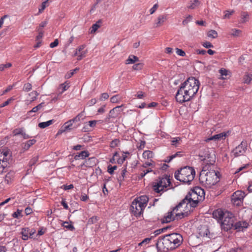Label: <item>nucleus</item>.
Returning <instances> with one entry per match:
<instances>
[{"instance_id": "f257e3e1", "label": "nucleus", "mask_w": 252, "mask_h": 252, "mask_svg": "<svg viewBox=\"0 0 252 252\" xmlns=\"http://www.w3.org/2000/svg\"><path fill=\"white\" fill-rule=\"evenodd\" d=\"M199 81L194 77H189L181 84L176 94V99L179 103L190 100L197 93Z\"/></svg>"}, {"instance_id": "f03ea898", "label": "nucleus", "mask_w": 252, "mask_h": 252, "mask_svg": "<svg viewBox=\"0 0 252 252\" xmlns=\"http://www.w3.org/2000/svg\"><path fill=\"white\" fill-rule=\"evenodd\" d=\"M183 241V237L181 234L171 233L159 239L157 246L163 252H167L179 247L182 244Z\"/></svg>"}, {"instance_id": "7ed1b4c3", "label": "nucleus", "mask_w": 252, "mask_h": 252, "mask_svg": "<svg viewBox=\"0 0 252 252\" xmlns=\"http://www.w3.org/2000/svg\"><path fill=\"white\" fill-rule=\"evenodd\" d=\"M219 172L215 170L209 172L202 170L200 173L199 180L207 188H212L219 182Z\"/></svg>"}, {"instance_id": "20e7f679", "label": "nucleus", "mask_w": 252, "mask_h": 252, "mask_svg": "<svg viewBox=\"0 0 252 252\" xmlns=\"http://www.w3.org/2000/svg\"><path fill=\"white\" fill-rule=\"evenodd\" d=\"M188 215V211L183 209L182 203H179L173 210L163 218L162 222L168 223L175 220H180Z\"/></svg>"}, {"instance_id": "39448f33", "label": "nucleus", "mask_w": 252, "mask_h": 252, "mask_svg": "<svg viewBox=\"0 0 252 252\" xmlns=\"http://www.w3.org/2000/svg\"><path fill=\"white\" fill-rule=\"evenodd\" d=\"M195 171L189 166H185L178 170L175 173V178L184 183L189 184L194 178Z\"/></svg>"}, {"instance_id": "423d86ee", "label": "nucleus", "mask_w": 252, "mask_h": 252, "mask_svg": "<svg viewBox=\"0 0 252 252\" xmlns=\"http://www.w3.org/2000/svg\"><path fill=\"white\" fill-rule=\"evenodd\" d=\"M200 201L193 189L189 191L186 197L180 203H182L183 209L189 212L191 211V208L195 207Z\"/></svg>"}, {"instance_id": "0eeeda50", "label": "nucleus", "mask_w": 252, "mask_h": 252, "mask_svg": "<svg viewBox=\"0 0 252 252\" xmlns=\"http://www.w3.org/2000/svg\"><path fill=\"white\" fill-rule=\"evenodd\" d=\"M170 184L171 182L169 178H162L153 185V189L155 192L161 194L168 189L167 188Z\"/></svg>"}, {"instance_id": "6e6552de", "label": "nucleus", "mask_w": 252, "mask_h": 252, "mask_svg": "<svg viewBox=\"0 0 252 252\" xmlns=\"http://www.w3.org/2000/svg\"><path fill=\"white\" fill-rule=\"evenodd\" d=\"M246 193L245 192L241 190L236 191L231 196L232 203L237 206L242 205Z\"/></svg>"}, {"instance_id": "1a4fd4ad", "label": "nucleus", "mask_w": 252, "mask_h": 252, "mask_svg": "<svg viewBox=\"0 0 252 252\" xmlns=\"http://www.w3.org/2000/svg\"><path fill=\"white\" fill-rule=\"evenodd\" d=\"M221 223L222 227H223L224 229L227 230L231 228L234 223V219L232 214L228 212H226L223 220H221Z\"/></svg>"}, {"instance_id": "9d476101", "label": "nucleus", "mask_w": 252, "mask_h": 252, "mask_svg": "<svg viewBox=\"0 0 252 252\" xmlns=\"http://www.w3.org/2000/svg\"><path fill=\"white\" fill-rule=\"evenodd\" d=\"M247 149V142L243 141L232 151V154L235 157H238L244 155Z\"/></svg>"}, {"instance_id": "9b49d317", "label": "nucleus", "mask_w": 252, "mask_h": 252, "mask_svg": "<svg viewBox=\"0 0 252 252\" xmlns=\"http://www.w3.org/2000/svg\"><path fill=\"white\" fill-rule=\"evenodd\" d=\"M144 209V208H143V207L134 199L131 204L130 210L132 214L136 217H139L142 214Z\"/></svg>"}, {"instance_id": "f8f14e48", "label": "nucleus", "mask_w": 252, "mask_h": 252, "mask_svg": "<svg viewBox=\"0 0 252 252\" xmlns=\"http://www.w3.org/2000/svg\"><path fill=\"white\" fill-rule=\"evenodd\" d=\"M85 45H80L76 49L74 56H77V60L80 61L86 56L87 51L85 50Z\"/></svg>"}, {"instance_id": "ddd939ff", "label": "nucleus", "mask_w": 252, "mask_h": 252, "mask_svg": "<svg viewBox=\"0 0 252 252\" xmlns=\"http://www.w3.org/2000/svg\"><path fill=\"white\" fill-rule=\"evenodd\" d=\"M168 19V15L163 14L159 15L155 21V27L156 28L162 26Z\"/></svg>"}, {"instance_id": "4468645a", "label": "nucleus", "mask_w": 252, "mask_h": 252, "mask_svg": "<svg viewBox=\"0 0 252 252\" xmlns=\"http://www.w3.org/2000/svg\"><path fill=\"white\" fill-rule=\"evenodd\" d=\"M72 125L73 124L70 120L66 122L61 127V128L58 130L57 133V135L62 134L63 133L66 131L70 130L72 129L71 127Z\"/></svg>"}, {"instance_id": "2eb2a0df", "label": "nucleus", "mask_w": 252, "mask_h": 252, "mask_svg": "<svg viewBox=\"0 0 252 252\" xmlns=\"http://www.w3.org/2000/svg\"><path fill=\"white\" fill-rule=\"evenodd\" d=\"M249 224L246 221H239L233 224V227L237 231H243L244 229L247 228Z\"/></svg>"}, {"instance_id": "dca6fc26", "label": "nucleus", "mask_w": 252, "mask_h": 252, "mask_svg": "<svg viewBox=\"0 0 252 252\" xmlns=\"http://www.w3.org/2000/svg\"><path fill=\"white\" fill-rule=\"evenodd\" d=\"M9 157V152L7 149L0 150V161L7 162Z\"/></svg>"}, {"instance_id": "f3484780", "label": "nucleus", "mask_w": 252, "mask_h": 252, "mask_svg": "<svg viewBox=\"0 0 252 252\" xmlns=\"http://www.w3.org/2000/svg\"><path fill=\"white\" fill-rule=\"evenodd\" d=\"M226 212H223L220 209H217L214 211L213 213V218L221 221L225 216V213Z\"/></svg>"}, {"instance_id": "a211bd4d", "label": "nucleus", "mask_w": 252, "mask_h": 252, "mask_svg": "<svg viewBox=\"0 0 252 252\" xmlns=\"http://www.w3.org/2000/svg\"><path fill=\"white\" fill-rule=\"evenodd\" d=\"M96 163V158L94 157H92L86 160L81 166H85L86 167H92L95 166Z\"/></svg>"}, {"instance_id": "6ab92c4d", "label": "nucleus", "mask_w": 252, "mask_h": 252, "mask_svg": "<svg viewBox=\"0 0 252 252\" xmlns=\"http://www.w3.org/2000/svg\"><path fill=\"white\" fill-rule=\"evenodd\" d=\"M226 136V133L225 132H221L220 133L216 134L213 136H211L206 140V142L210 140L215 141H220L222 139H224Z\"/></svg>"}, {"instance_id": "aec40b11", "label": "nucleus", "mask_w": 252, "mask_h": 252, "mask_svg": "<svg viewBox=\"0 0 252 252\" xmlns=\"http://www.w3.org/2000/svg\"><path fill=\"white\" fill-rule=\"evenodd\" d=\"M136 201H137L140 205H141L143 208H145L147 205L149 198L146 195H142L139 197H137L134 199Z\"/></svg>"}, {"instance_id": "412c9836", "label": "nucleus", "mask_w": 252, "mask_h": 252, "mask_svg": "<svg viewBox=\"0 0 252 252\" xmlns=\"http://www.w3.org/2000/svg\"><path fill=\"white\" fill-rule=\"evenodd\" d=\"M121 106H117L112 110H111L109 113L108 118H115L117 117L120 114L121 110L120 108Z\"/></svg>"}, {"instance_id": "4be33fe9", "label": "nucleus", "mask_w": 252, "mask_h": 252, "mask_svg": "<svg viewBox=\"0 0 252 252\" xmlns=\"http://www.w3.org/2000/svg\"><path fill=\"white\" fill-rule=\"evenodd\" d=\"M194 192L198 196L200 200H203L205 196V192L203 189L198 187H196L193 189Z\"/></svg>"}, {"instance_id": "5701e85b", "label": "nucleus", "mask_w": 252, "mask_h": 252, "mask_svg": "<svg viewBox=\"0 0 252 252\" xmlns=\"http://www.w3.org/2000/svg\"><path fill=\"white\" fill-rule=\"evenodd\" d=\"M70 87V82L69 81H65L63 84H61L58 88V92L60 94H62L65 91L67 90Z\"/></svg>"}, {"instance_id": "b1692460", "label": "nucleus", "mask_w": 252, "mask_h": 252, "mask_svg": "<svg viewBox=\"0 0 252 252\" xmlns=\"http://www.w3.org/2000/svg\"><path fill=\"white\" fill-rule=\"evenodd\" d=\"M90 153L88 151H83L76 155L74 156V159L75 160H78L79 159H84L88 157Z\"/></svg>"}, {"instance_id": "393cba45", "label": "nucleus", "mask_w": 252, "mask_h": 252, "mask_svg": "<svg viewBox=\"0 0 252 252\" xmlns=\"http://www.w3.org/2000/svg\"><path fill=\"white\" fill-rule=\"evenodd\" d=\"M153 172V170L151 168L147 169H141L140 171L137 174V178L138 180L142 179L147 174L150 172Z\"/></svg>"}, {"instance_id": "a878e982", "label": "nucleus", "mask_w": 252, "mask_h": 252, "mask_svg": "<svg viewBox=\"0 0 252 252\" xmlns=\"http://www.w3.org/2000/svg\"><path fill=\"white\" fill-rule=\"evenodd\" d=\"M250 16L248 12L242 11L241 12L240 23H245L249 20Z\"/></svg>"}, {"instance_id": "bb28decb", "label": "nucleus", "mask_w": 252, "mask_h": 252, "mask_svg": "<svg viewBox=\"0 0 252 252\" xmlns=\"http://www.w3.org/2000/svg\"><path fill=\"white\" fill-rule=\"evenodd\" d=\"M30 228L28 227L23 228L22 229L21 234L22 235V239L27 240L30 237Z\"/></svg>"}, {"instance_id": "cd10ccee", "label": "nucleus", "mask_w": 252, "mask_h": 252, "mask_svg": "<svg viewBox=\"0 0 252 252\" xmlns=\"http://www.w3.org/2000/svg\"><path fill=\"white\" fill-rule=\"evenodd\" d=\"M200 4V2L198 0H190L188 8L190 9H194L198 7Z\"/></svg>"}, {"instance_id": "c85d7f7f", "label": "nucleus", "mask_w": 252, "mask_h": 252, "mask_svg": "<svg viewBox=\"0 0 252 252\" xmlns=\"http://www.w3.org/2000/svg\"><path fill=\"white\" fill-rule=\"evenodd\" d=\"M139 61V59L137 57L134 55H130L128 59L126 61V64H132L138 62Z\"/></svg>"}, {"instance_id": "c756f323", "label": "nucleus", "mask_w": 252, "mask_h": 252, "mask_svg": "<svg viewBox=\"0 0 252 252\" xmlns=\"http://www.w3.org/2000/svg\"><path fill=\"white\" fill-rule=\"evenodd\" d=\"M54 122V120H50L47 122H41L39 123L38 126L41 128H44L52 125Z\"/></svg>"}, {"instance_id": "7c9ffc66", "label": "nucleus", "mask_w": 252, "mask_h": 252, "mask_svg": "<svg viewBox=\"0 0 252 252\" xmlns=\"http://www.w3.org/2000/svg\"><path fill=\"white\" fill-rule=\"evenodd\" d=\"M243 80L244 83L247 84H250L252 81V74L249 73H246L243 77Z\"/></svg>"}, {"instance_id": "2f4dec72", "label": "nucleus", "mask_w": 252, "mask_h": 252, "mask_svg": "<svg viewBox=\"0 0 252 252\" xmlns=\"http://www.w3.org/2000/svg\"><path fill=\"white\" fill-rule=\"evenodd\" d=\"M143 158L145 159L152 158L154 157V153L149 150L145 151L142 154Z\"/></svg>"}, {"instance_id": "473e14b6", "label": "nucleus", "mask_w": 252, "mask_h": 252, "mask_svg": "<svg viewBox=\"0 0 252 252\" xmlns=\"http://www.w3.org/2000/svg\"><path fill=\"white\" fill-rule=\"evenodd\" d=\"M102 21L101 20H99L95 24H94L92 25L91 28V33H94L95 32L99 29L100 27V25L99 24H101Z\"/></svg>"}, {"instance_id": "72a5a7b5", "label": "nucleus", "mask_w": 252, "mask_h": 252, "mask_svg": "<svg viewBox=\"0 0 252 252\" xmlns=\"http://www.w3.org/2000/svg\"><path fill=\"white\" fill-rule=\"evenodd\" d=\"M241 33L242 31L241 30L236 29H233L231 30L229 32V35L234 37H238L240 36Z\"/></svg>"}, {"instance_id": "f704fd0d", "label": "nucleus", "mask_w": 252, "mask_h": 252, "mask_svg": "<svg viewBox=\"0 0 252 252\" xmlns=\"http://www.w3.org/2000/svg\"><path fill=\"white\" fill-rule=\"evenodd\" d=\"M219 73L220 74V77L219 79L221 80H224L226 79L225 77L228 74V70L224 68H221L219 70Z\"/></svg>"}, {"instance_id": "c9c22d12", "label": "nucleus", "mask_w": 252, "mask_h": 252, "mask_svg": "<svg viewBox=\"0 0 252 252\" xmlns=\"http://www.w3.org/2000/svg\"><path fill=\"white\" fill-rule=\"evenodd\" d=\"M36 141V140L34 139L28 140L25 143L23 147L24 149L26 150H28L31 146L35 143Z\"/></svg>"}, {"instance_id": "e433bc0d", "label": "nucleus", "mask_w": 252, "mask_h": 252, "mask_svg": "<svg viewBox=\"0 0 252 252\" xmlns=\"http://www.w3.org/2000/svg\"><path fill=\"white\" fill-rule=\"evenodd\" d=\"M120 145V140L119 139H114L110 143V147L112 148H115Z\"/></svg>"}, {"instance_id": "4c0bfd02", "label": "nucleus", "mask_w": 252, "mask_h": 252, "mask_svg": "<svg viewBox=\"0 0 252 252\" xmlns=\"http://www.w3.org/2000/svg\"><path fill=\"white\" fill-rule=\"evenodd\" d=\"M44 103L42 102L37 105L36 106L33 107L31 111H29L28 112V114L30 115L32 112H36L38 110H40L43 106Z\"/></svg>"}, {"instance_id": "58836bf2", "label": "nucleus", "mask_w": 252, "mask_h": 252, "mask_svg": "<svg viewBox=\"0 0 252 252\" xmlns=\"http://www.w3.org/2000/svg\"><path fill=\"white\" fill-rule=\"evenodd\" d=\"M207 36L212 38H216L218 37V33L215 30H210L207 32Z\"/></svg>"}, {"instance_id": "ea45409f", "label": "nucleus", "mask_w": 252, "mask_h": 252, "mask_svg": "<svg viewBox=\"0 0 252 252\" xmlns=\"http://www.w3.org/2000/svg\"><path fill=\"white\" fill-rule=\"evenodd\" d=\"M98 122V121L96 120L90 121L88 122H87L85 123V127H84V128H85V127H87L88 126H89L91 128H94L96 126V124Z\"/></svg>"}, {"instance_id": "a19ab883", "label": "nucleus", "mask_w": 252, "mask_h": 252, "mask_svg": "<svg viewBox=\"0 0 252 252\" xmlns=\"http://www.w3.org/2000/svg\"><path fill=\"white\" fill-rule=\"evenodd\" d=\"M83 117H84V115H83V113H80L78 114L73 119L69 120L70 121H71L72 124H73L74 123H77V122L80 121L81 119H82Z\"/></svg>"}, {"instance_id": "79ce46f5", "label": "nucleus", "mask_w": 252, "mask_h": 252, "mask_svg": "<svg viewBox=\"0 0 252 252\" xmlns=\"http://www.w3.org/2000/svg\"><path fill=\"white\" fill-rule=\"evenodd\" d=\"M22 211L17 209V211L12 214V216L14 218L19 219L22 218L23 215L22 214Z\"/></svg>"}, {"instance_id": "37998d69", "label": "nucleus", "mask_w": 252, "mask_h": 252, "mask_svg": "<svg viewBox=\"0 0 252 252\" xmlns=\"http://www.w3.org/2000/svg\"><path fill=\"white\" fill-rule=\"evenodd\" d=\"M78 70V68H76L75 69H74L73 70H70V71H68L65 75V76H64L65 78H66V79L70 78V77H71L74 74V73L76 72V71L77 70Z\"/></svg>"}, {"instance_id": "c03bdc74", "label": "nucleus", "mask_w": 252, "mask_h": 252, "mask_svg": "<svg viewBox=\"0 0 252 252\" xmlns=\"http://www.w3.org/2000/svg\"><path fill=\"white\" fill-rule=\"evenodd\" d=\"M183 155L182 152H178L176 154L171 155L169 157V159H167L165 160L166 162H170L172 159L175 158L176 157H182Z\"/></svg>"}, {"instance_id": "a18cd8bd", "label": "nucleus", "mask_w": 252, "mask_h": 252, "mask_svg": "<svg viewBox=\"0 0 252 252\" xmlns=\"http://www.w3.org/2000/svg\"><path fill=\"white\" fill-rule=\"evenodd\" d=\"M48 0H46V1H45L42 3L41 5L38 8V10H39L38 14L41 13L43 11V10L45 9V8L48 6V5H47Z\"/></svg>"}, {"instance_id": "49530a36", "label": "nucleus", "mask_w": 252, "mask_h": 252, "mask_svg": "<svg viewBox=\"0 0 252 252\" xmlns=\"http://www.w3.org/2000/svg\"><path fill=\"white\" fill-rule=\"evenodd\" d=\"M38 93L35 91H32V92L30 93L29 95L31 96V101H34L36 99V97L38 95Z\"/></svg>"}, {"instance_id": "de8ad7c7", "label": "nucleus", "mask_w": 252, "mask_h": 252, "mask_svg": "<svg viewBox=\"0 0 252 252\" xmlns=\"http://www.w3.org/2000/svg\"><path fill=\"white\" fill-rule=\"evenodd\" d=\"M8 162L3 161H0V173H1L4 171L5 168L7 166Z\"/></svg>"}, {"instance_id": "09e8293b", "label": "nucleus", "mask_w": 252, "mask_h": 252, "mask_svg": "<svg viewBox=\"0 0 252 252\" xmlns=\"http://www.w3.org/2000/svg\"><path fill=\"white\" fill-rule=\"evenodd\" d=\"M143 67V64L142 63H138L135 64L133 65L132 68L135 70H139L142 69Z\"/></svg>"}, {"instance_id": "8fccbe9b", "label": "nucleus", "mask_w": 252, "mask_h": 252, "mask_svg": "<svg viewBox=\"0 0 252 252\" xmlns=\"http://www.w3.org/2000/svg\"><path fill=\"white\" fill-rule=\"evenodd\" d=\"M63 226L71 230H73L74 229L73 225L71 224H69L68 222L67 221L63 222Z\"/></svg>"}, {"instance_id": "3c124183", "label": "nucleus", "mask_w": 252, "mask_h": 252, "mask_svg": "<svg viewBox=\"0 0 252 252\" xmlns=\"http://www.w3.org/2000/svg\"><path fill=\"white\" fill-rule=\"evenodd\" d=\"M32 89V85L30 83H26L23 87V90L25 92H29Z\"/></svg>"}, {"instance_id": "603ef678", "label": "nucleus", "mask_w": 252, "mask_h": 252, "mask_svg": "<svg viewBox=\"0 0 252 252\" xmlns=\"http://www.w3.org/2000/svg\"><path fill=\"white\" fill-rule=\"evenodd\" d=\"M11 176L12 175L11 173H7L5 177L4 182L7 184H9L12 180Z\"/></svg>"}, {"instance_id": "864d4df0", "label": "nucleus", "mask_w": 252, "mask_h": 252, "mask_svg": "<svg viewBox=\"0 0 252 252\" xmlns=\"http://www.w3.org/2000/svg\"><path fill=\"white\" fill-rule=\"evenodd\" d=\"M225 15H224V17H223V18H229L231 16V15H232L234 13V10H227V11H225Z\"/></svg>"}, {"instance_id": "5fc2aeb1", "label": "nucleus", "mask_w": 252, "mask_h": 252, "mask_svg": "<svg viewBox=\"0 0 252 252\" xmlns=\"http://www.w3.org/2000/svg\"><path fill=\"white\" fill-rule=\"evenodd\" d=\"M47 24V21H43L39 25L38 27H37L36 30L37 31H43L42 28L45 27Z\"/></svg>"}, {"instance_id": "6e6d98bb", "label": "nucleus", "mask_w": 252, "mask_h": 252, "mask_svg": "<svg viewBox=\"0 0 252 252\" xmlns=\"http://www.w3.org/2000/svg\"><path fill=\"white\" fill-rule=\"evenodd\" d=\"M14 99L12 97H11L8 99L6 101H5L3 103L1 104L0 105V108H2L8 105L12 101H13Z\"/></svg>"}, {"instance_id": "4d7b16f0", "label": "nucleus", "mask_w": 252, "mask_h": 252, "mask_svg": "<svg viewBox=\"0 0 252 252\" xmlns=\"http://www.w3.org/2000/svg\"><path fill=\"white\" fill-rule=\"evenodd\" d=\"M192 19V16L190 15H188L187 17H186V18H185V19H184L183 21V24L184 25H186L187 24H188L189 22Z\"/></svg>"}, {"instance_id": "13d9d810", "label": "nucleus", "mask_w": 252, "mask_h": 252, "mask_svg": "<svg viewBox=\"0 0 252 252\" xmlns=\"http://www.w3.org/2000/svg\"><path fill=\"white\" fill-rule=\"evenodd\" d=\"M158 7V3H156L154 5V6L150 9L149 11L150 14H154L155 11L157 10Z\"/></svg>"}, {"instance_id": "bf43d9fd", "label": "nucleus", "mask_w": 252, "mask_h": 252, "mask_svg": "<svg viewBox=\"0 0 252 252\" xmlns=\"http://www.w3.org/2000/svg\"><path fill=\"white\" fill-rule=\"evenodd\" d=\"M176 54L180 56L184 57L186 56V53L182 49L176 48Z\"/></svg>"}, {"instance_id": "052dcab7", "label": "nucleus", "mask_w": 252, "mask_h": 252, "mask_svg": "<svg viewBox=\"0 0 252 252\" xmlns=\"http://www.w3.org/2000/svg\"><path fill=\"white\" fill-rule=\"evenodd\" d=\"M202 45L203 47L206 48H212L213 47V44L208 41L204 42L202 43Z\"/></svg>"}, {"instance_id": "680f3d73", "label": "nucleus", "mask_w": 252, "mask_h": 252, "mask_svg": "<svg viewBox=\"0 0 252 252\" xmlns=\"http://www.w3.org/2000/svg\"><path fill=\"white\" fill-rule=\"evenodd\" d=\"M11 63H7L5 64H0V70L3 71L5 68H8L11 66Z\"/></svg>"}, {"instance_id": "e2e57ef3", "label": "nucleus", "mask_w": 252, "mask_h": 252, "mask_svg": "<svg viewBox=\"0 0 252 252\" xmlns=\"http://www.w3.org/2000/svg\"><path fill=\"white\" fill-rule=\"evenodd\" d=\"M167 228L168 227H167L163 228L162 229H159L155 230L154 232L155 236H157V235L160 234L162 232H163L164 230H166L167 229Z\"/></svg>"}, {"instance_id": "0e129e2a", "label": "nucleus", "mask_w": 252, "mask_h": 252, "mask_svg": "<svg viewBox=\"0 0 252 252\" xmlns=\"http://www.w3.org/2000/svg\"><path fill=\"white\" fill-rule=\"evenodd\" d=\"M120 100L119 96V95H116L113 96H112L111 99V102L112 103H116Z\"/></svg>"}, {"instance_id": "69168bd1", "label": "nucleus", "mask_w": 252, "mask_h": 252, "mask_svg": "<svg viewBox=\"0 0 252 252\" xmlns=\"http://www.w3.org/2000/svg\"><path fill=\"white\" fill-rule=\"evenodd\" d=\"M117 166H109L108 167V172L110 174H112L114 173V170H115L117 169Z\"/></svg>"}, {"instance_id": "338daca9", "label": "nucleus", "mask_w": 252, "mask_h": 252, "mask_svg": "<svg viewBox=\"0 0 252 252\" xmlns=\"http://www.w3.org/2000/svg\"><path fill=\"white\" fill-rule=\"evenodd\" d=\"M97 102V100L95 98H93V99H91L90 100H89L88 102H87V105L89 107L91 106H93Z\"/></svg>"}, {"instance_id": "774afa93", "label": "nucleus", "mask_w": 252, "mask_h": 252, "mask_svg": "<svg viewBox=\"0 0 252 252\" xmlns=\"http://www.w3.org/2000/svg\"><path fill=\"white\" fill-rule=\"evenodd\" d=\"M23 132V130L21 128H17L14 130L13 133L15 135L21 134L22 135Z\"/></svg>"}]
</instances>
